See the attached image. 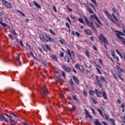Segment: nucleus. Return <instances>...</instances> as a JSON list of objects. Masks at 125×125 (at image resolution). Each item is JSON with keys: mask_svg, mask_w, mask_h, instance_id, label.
<instances>
[{"mask_svg": "<svg viewBox=\"0 0 125 125\" xmlns=\"http://www.w3.org/2000/svg\"><path fill=\"white\" fill-rule=\"evenodd\" d=\"M84 18L85 19V23L87 26H88V27H89V28H91L94 33L97 34V30H96V28H95L94 24H93V22H92V20H96L98 24H100V25H101V26H102L103 24H102L101 22H100V21H99L98 18H97V16H96V15H92L90 16L89 19L90 20V21H88L85 16H84Z\"/></svg>", "mask_w": 125, "mask_h": 125, "instance_id": "f257e3e1", "label": "nucleus"}, {"mask_svg": "<svg viewBox=\"0 0 125 125\" xmlns=\"http://www.w3.org/2000/svg\"><path fill=\"white\" fill-rule=\"evenodd\" d=\"M45 37H46V39L44 38V37L43 36V35L41 34L40 35V39L42 41V42H54L55 40L54 39L51 38L50 36V35L48 33H44Z\"/></svg>", "mask_w": 125, "mask_h": 125, "instance_id": "f03ea898", "label": "nucleus"}, {"mask_svg": "<svg viewBox=\"0 0 125 125\" xmlns=\"http://www.w3.org/2000/svg\"><path fill=\"white\" fill-rule=\"evenodd\" d=\"M99 40L100 41H101V42H104V43L105 44H108V40H107V39L104 36V35L102 34H100L99 36Z\"/></svg>", "mask_w": 125, "mask_h": 125, "instance_id": "7ed1b4c3", "label": "nucleus"}, {"mask_svg": "<svg viewBox=\"0 0 125 125\" xmlns=\"http://www.w3.org/2000/svg\"><path fill=\"white\" fill-rule=\"evenodd\" d=\"M1 0L3 5H4L6 8H12V4H11L10 3L7 2V1L5 0Z\"/></svg>", "mask_w": 125, "mask_h": 125, "instance_id": "20e7f679", "label": "nucleus"}, {"mask_svg": "<svg viewBox=\"0 0 125 125\" xmlns=\"http://www.w3.org/2000/svg\"><path fill=\"white\" fill-rule=\"evenodd\" d=\"M115 33H117L116 36H117V38H123L122 37H121L120 36H123V37L125 36V34L124 33L122 32L121 31L116 30L115 31Z\"/></svg>", "mask_w": 125, "mask_h": 125, "instance_id": "39448f33", "label": "nucleus"}, {"mask_svg": "<svg viewBox=\"0 0 125 125\" xmlns=\"http://www.w3.org/2000/svg\"><path fill=\"white\" fill-rule=\"evenodd\" d=\"M42 48L43 50H44V51H48V50H51V48H50L49 45L47 44H45V45H44L42 46Z\"/></svg>", "mask_w": 125, "mask_h": 125, "instance_id": "423d86ee", "label": "nucleus"}, {"mask_svg": "<svg viewBox=\"0 0 125 125\" xmlns=\"http://www.w3.org/2000/svg\"><path fill=\"white\" fill-rule=\"evenodd\" d=\"M62 69L65 70L66 72H71L72 71V69L71 68H69L68 66H67L66 65L63 64L62 66Z\"/></svg>", "mask_w": 125, "mask_h": 125, "instance_id": "0eeeda50", "label": "nucleus"}, {"mask_svg": "<svg viewBox=\"0 0 125 125\" xmlns=\"http://www.w3.org/2000/svg\"><path fill=\"white\" fill-rule=\"evenodd\" d=\"M16 66H17V67L21 65V62H20V57L19 56L16 58Z\"/></svg>", "mask_w": 125, "mask_h": 125, "instance_id": "6e6552de", "label": "nucleus"}, {"mask_svg": "<svg viewBox=\"0 0 125 125\" xmlns=\"http://www.w3.org/2000/svg\"><path fill=\"white\" fill-rule=\"evenodd\" d=\"M42 91L43 95H44V96H47V89L46 88H45L44 87H42Z\"/></svg>", "mask_w": 125, "mask_h": 125, "instance_id": "1a4fd4ad", "label": "nucleus"}, {"mask_svg": "<svg viewBox=\"0 0 125 125\" xmlns=\"http://www.w3.org/2000/svg\"><path fill=\"white\" fill-rule=\"evenodd\" d=\"M67 54L70 57L71 59L72 60H73V58H72V55L71 54H74V51H70V49H67Z\"/></svg>", "mask_w": 125, "mask_h": 125, "instance_id": "9d476101", "label": "nucleus"}, {"mask_svg": "<svg viewBox=\"0 0 125 125\" xmlns=\"http://www.w3.org/2000/svg\"><path fill=\"white\" fill-rule=\"evenodd\" d=\"M84 31L88 36L91 35V30H90V29H84Z\"/></svg>", "mask_w": 125, "mask_h": 125, "instance_id": "9b49d317", "label": "nucleus"}, {"mask_svg": "<svg viewBox=\"0 0 125 125\" xmlns=\"http://www.w3.org/2000/svg\"><path fill=\"white\" fill-rule=\"evenodd\" d=\"M95 92L97 94V97H102V96H101V93L100 92V91H98V90H97V89H95Z\"/></svg>", "mask_w": 125, "mask_h": 125, "instance_id": "f8f14e48", "label": "nucleus"}, {"mask_svg": "<svg viewBox=\"0 0 125 125\" xmlns=\"http://www.w3.org/2000/svg\"><path fill=\"white\" fill-rule=\"evenodd\" d=\"M116 68H117V69L118 71V73L119 74L123 73V69H122V68H121V67L119 66V65H117Z\"/></svg>", "mask_w": 125, "mask_h": 125, "instance_id": "ddd939ff", "label": "nucleus"}, {"mask_svg": "<svg viewBox=\"0 0 125 125\" xmlns=\"http://www.w3.org/2000/svg\"><path fill=\"white\" fill-rule=\"evenodd\" d=\"M73 79L76 83H79V80L77 79V76L73 75Z\"/></svg>", "mask_w": 125, "mask_h": 125, "instance_id": "4468645a", "label": "nucleus"}, {"mask_svg": "<svg viewBox=\"0 0 125 125\" xmlns=\"http://www.w3.org/2000/svg\"><path fill=\"white\" fill-rule=\"evenodd\" d=\"M17 12H18V13H19L20 14H21V16H22L23 17H26V15H25L24 13L21 12V11L19 10H17Z\"/></svg>", "mask_w": 125, "mask_h": 125, "instance_id": "2eb2a0df", "label": "nucleus"}, {"mask_svg": "<svg viewBox=\"0 0 125 125\" xmlns=\"http://www.w3.org/2000/svg\"><path fill=\"white\" fill-rule=\"evenodd\" d=\"M94 123L95 125H102V124L100 123V122H99V121H98V120L97 119H95Z\"/></svg>", "mask_w": 125, "mask_h": 125, "instance_id": "dca6fc26", "label": "nucleus"}, {"mask_svg": "<svg viewBox=\"0 0 125 125\" xmlns=\"http://www.w3.org/2000/svg\"><path fill=\"white\" fill-rule=\"evenodd\" d=\"M33 3H34V4H35V6H36V7L38 9L41 8V5H40V4H39L38 3H37L36 1H34L33 2Z\"/></svg>", "mask_w": 125, "mask_h": 125, "instance_id": "f3484780", "label": "nucleus"}, {"mask_svg": "<svg viewBox=\"0 0 125 125\" xmlns=\"http://www.w3.org/2000/svg\"><path fill=\"white\" fill-rule=\"evenodd\" d=\"M118 39H119V40H121L125 46V38H124L123 37H118Z\"/></svg>", "mask_w": 125, "mask_h": 125, "instance_id": "a211bd4d", "label": "nucleus"}, {"mask_svg": "<svg viewBox=\"0 0 125 125\" xmlns=\"http://www.w3.org/2000/svg\"><path fill=\"white\" fill-rule=\"evenodd\" d=\"M52 59H54L55 61H58V59H57V57H56V55H52Z\"/></svg>", "mask_w": 125, "mask_h": 125, "instance_id": "6ab92c4d", "label": "nucleus"}, {"mask_svg": "<svg viewBox=\"0 0 125 125\" xmlns=\"http://www.w3.org/2000/svg\"><path fill=\"white\" fill-rule=\"evenodd\" d=\"M79 69L81 72H83L84 71V69H83V67L81 64L79 65Z\"/></svg>", "mask_w": 125, "mask_h": 125, "instance_id": "aec40b11", "label": "nucleus"}, {"mask_svg": "<svg viewBox=\"0 0 125 125\" xmlns=\"http://www.w3.org/2000/svg\"><path fill=\"white\" fill-rule=\"evenodd\" d=\"M72 34L74 36H77V37H79V33L78 32H75V31H72Z\"/></svg>", "mask_w": 125, "mask_h": 125, "instance_id": "412c9836", "label": "nucleus"}, {"mask_svg": "<svg viewBox=\"0 0 125 125\" xmlns=\"http://www.w3.org/2000/svg\"><path fill=\"white\" fill-rule=\"evenodd\" d=\"M59 42L61 43L62 44H65L66 43V42L64 40L61 39L59 40Z\"/></svg>", "mask_w": 125, "mask_h": 125, "instance_id": "4be33fe9", "label": "nucleus"}, {"mask_svg": "<svg viewBox=\"0 0 125 125\" xmlns=\"http://www.w3.org/2000/svg\"><path fill=\"white\" fill-rule=\"evenodd\" d=\"M55 80L56 83H59V82L60 81V77H59L58 76H56L55 77Z\"/></svg>", "mask_w": 125, "mask_h": 125, "instance_id": "5701e85b", "label": "nucleus"}, {"mask_svg": "<svg viewBox=\"0 0 125 125\" xmlns=\"http://www.w3.org/2000/svg\"><path fill=\"white\" fill-rule=\"evenodd\" d=\"M102 93L104 99H106L107 98V96H106V92L105 91H103L102 92Z\"/></svg>", "mask_w": 125, "mask_h": 125, "instance_id": "b1692460", "label": "nucleus"}, {"mask_svg": "<svg viewBox=\"0 0 125 125\" xmlns=\"http://www.w3.org/2000/svg\"><path fill=\"white\" fill-rule=\"evenodd\" d=\"M64 61L65 62H67V63H69L70 62V58L66 57L64 58Z\"/></svg>", "mask_w": 125, "mask_h": 125, "instance_id": "393cba45", "label": "nucleus"}, {"mask_svg": "<svg viewBox=\"0 0 125 125\" xmlns=\"http://www.w3.org/2000/svg\"><path fill=\"white\" fill-rule=\"evenodd\" d=\"M87 9L89 13H90V14H93L94 12H93V11H92V9H91V8L88 7Z\"/></svg>", "mask_w": 125, "mask_h": 125, "instance_id": "a878e982", "label": "nucleus"}, {"mask_svg": "<svg viewBox=\"0 0 125 125\" xmlns=\"http://www.w3.org/2000/svg\"><path fill=\"white\" fill-rule=\"evenodd\" d=\"M72 98L74 100H75V101H77V102H79V100H78V98H77L76 95H73L72 96Z\"/></svg>", "mask_w": 125, "mask_h": 125, "instance_id": "bb28decb", "label": "nucleus"}, {"mask_svg": "<svg viewBox=\"0 0 125 125\" xmlns=\"http://www.w3.org/2000/svg\"><path fill=\"white\" fill-rule=\"evenodd\" d=\"M108 18H109L110 19V20L111 21V22H113V23H115V21H114V19H113V17H112L111 15L108 17Z\"/></svg>", "mask_w": 125, "mask_h": 125, "instance_id": "cd10ccee", "label": "nucleus"}, {"mask_svg": "<svg viewBox=\"0 0 125 125\" xmlns=\"http://www.w3.org/2000/svg\"><path fill=\"white\" fill-rule=\"evenodd\" d=\"M70 84L71 85V87H74V82H73L72 79L70 80Z\"/></svg>", "mask_w": 125, "mask_h": 125, "instance_id": "c85d7f7f", "label": "nucleus"}, {"mask_svg": "<svg viewBox=\"0 0 125 125\" xmlns=\"http://www.w3.org/2000/svg\"><path fill=\"white\" fill-rule=\"evenodd\" d=\"M111 53L113 58H116V56L115 55V51L114 50H111Z\"/></svg>", "mask_w": 125, "mask_h": 125, "instance_id": "c756f323", "label": "nucleus"}, {"mask_svg": "<svg viewBox=\"0 0 125 125\" xmlns=\"http://www.w3.org/2000/svg\"><path fill=\"white\" fill-rule=\"evenodd\" d=\"M104 118H105V119H106V120H107V121H109V116L105 113H104Z\"/></svg>", "mask_w": 125, "mask_h": 125, "instance_id": "7c9ffc66", "label": "nucleus"}, {"mask_svg": "<svg viewBox=\"0 0 125 125\" xmlns=\"http://www.w3.org/2000/svg\"><path fill=\"white\" fill-rule=\"evenodd\" d=\"M98 112L100 113V115L101 116H102V117H103L104 118V114H103V113H102V111H101V109H99L98 110Z\"/></svg>", "mask_w": 125, "mask_h": 125, "instance_id": "2f4dec72", "label": "nucleus"}, {"mask_svg": "<svg viewBox=\"0 0 125 125\" xmlns=\"http://www.w3.org/2000/svg\"><path fill=\"white\" fill-rule=\"evenodd\" d=\"M49 32L51 33L52 35H53L54 36H55L56 34H55V32H54L51 29H49Z\"/></svg>", "mask_w": 125, "mask_h": 125, "instance_id": "473e14b6", "label": "nucleus"}, {"mask_svg": "<svg viewBox=\"0 0 125 125\" xmlns=\"http://www.w3.org/2000/svg\"><path fill=\"white\" fill-rule=\"evenodd\" d=\"M61 73H62V77L64 79H66V74H65V72H64V71H62Z\"/></svg>", "mask_w": 125, "mask_h": 125, "instance_id": "72a5a7b5", "label": "nucleus"}, {"mask_svg": "<svg viewBox=\"0 0 125 125\" xmlns=\"http://www.w3.org/2000/svg\"><path fill=\"white\" fill-rule=\"evenodd\" d=\"M30 55H31V56L33 57V58H34V59H35V60H37V58H36L35 57V56L34 55V54L33 53V52H30Z\"/></svg>", "mask_w": 125, "mask_h": 125, "instance_id": "f704fd0d", "label": "nucleus"}, {"mask_svg": "<svg viewBox=\"0 0 125 125\" xmlns=\"http://www.w3.org/2000/svg\"><path fill=\"white\" fill-rule=\"evenodd\" d=\"M89 94H90V95H94V91H92V90H90V91H89Z\"/></svg>", "mask_w": 125, "mask_h": 125, "instance_id": "c9c22d12", "label": "nucleus"}, {"mask_svg": "<svg viewBox=\"0 0 125 125\" xmlns=\"http://www.w3.org/2000/svg\"><path fill=\"white\" fill-rule=\"evenodd\" d=\"M97 83L99 87L100 88L102 87V84L101 83H100V81L98 82Z\"/></svg>", "mask_w": 125, "mask_h": 125, "instance_id": "e433bc0d", "label": "nucleus"}, {"mask_svg": "<svg viewBox=\"0 0 125 125\" xmlns=\"http://www.w3.org/2000/svg\"><path fill=\"white\" fill-rule=\"evenodd\" d=\"M111 122H112V125H116L115 123V120L113 119H110Z\"/></svg>", "mask_w": 125, "mask_h": 125, "instance_id": "4c0bfd02", "label": "nucleus"}, {"mask_svg": "<svg viewBox=\"0 0 125 125\" xmlns=\"http://www.w3.org/2000/svg\"><path fill=\"white\" fill-rule=\"evenodd\" d=\"M100 80H101V81H102V82H105V78H104V77H103V76H101V77H100Z\"/></svg>", "mask_w": 125, "mask_h": 125, "instance_id": "58836bf2", "label": "nucleus"}, {"mask_svg": "<svg viewBox=\"0 0 125 125\" xmlns=\"http://www.w3.org/2000/svg\"><path fill=\"white\" fill-rule=\"evenodd\" d=\"M112 17H113L115 21H118V19H117V17H116V15H115V14H112Z\"/></svg>", "mask_w": 125, "mask_h": 125, "instance_id": "ea45409f", "label": "nucleus"}, {"mask_svg": "<svg viewBox=\"0 0 125 125\" xmlns=\"http://www.w3.org/2000/svg\"><path fill=\"white\" fill-rule=\"evenodd\" d=\"M83 95H84V96H87V92H86V91H85V90H83Z\"/></svg>", "mask_w": 125, "mask_h": 125, "instance_id": "a19ab883", "label": "nucleus"}, {"mask_svg": "<svg viewBox=\"0 0 125 125\" xmlns=\"http://www.w3.org/2000/svg\"><path fill=\"white\" fill-rule=\"evenodd\" d=\"M112 11L115 14H116V13H117V12H118L117 11V9H116V8H115L114 7L112 8Z\"/></svg>", "mask_w": 125, "mask_h": 125, "instance_id": "79ce46f5", "label": "nucleus"}, {"mask_svg": "<svg viewBox=\"0 0 125 125\" xmlns=\"http://www.w3.org/2000/svg\"><path fill=\"white\" fill-rule=\"evenodd\" d=\"M65 26L66 27H67V28H68V29H70V24L68 22L65 23Z\"/></svg>", "mask_w": 125, "mask_h": 125, "instance_id": "37998d69", "label": "nucleus"}, {"mask_svg": "<svg viewBox=\"0 0 125 125\" xmlns=\"http://www.w3.org/2000/svg\"><path fill=\"white\" fill-rule=\"evenodd\" d=\"M85 54L88 57H89V53L88 52V51L87 50H85Z\"/></svg>", "mask_w": 125, "mask_h": 125, "instance_id": "c03bdc74", "label": "nucleus"}, {"mask_svg": "<svg viewBox=\"0 0 125 125\" xmlns=\"http://www.w3.org/2000/svg\"><path fill=\"white\" fill-rule=\"evenodd\" d=\"M5 115L6 116V117H7V118H9L10 121H12V119H12V118L11 117H10L9 115H8V114L5 113Z\"/></svg>", "mask_w": 125, "mask_h": 125, "instance_id": "a18cd8bd", "label": "nucleus"}, {"mask_svg": "<svg viewBox=\"0 0 125 125\" xmlns=\"http://www.w3.org/2000/svg\"><path fill=\"white\" fill-rule=\"evenodd\" d=\"M112 75H113V77L114 78V79H115V80H117L118 79V77H117V75L115 73H112Z\"/></svg>", "mask_w": 125, "mask_h": 125, "instance_id": "49530a36", "label": "nucleus"}, {"mask_svg": "<svg viewBox=\"0 0 125 125\" xmlns=\"http://www.w3.org/2000/svg\"><path fill=\"white\" fill-rule=\"evenodd\" d=\"M79 22H80V23H82L83 24L84 23V22H83V19H82V18H80L79 19Z\"/></svg>", "mask_w": 125, "mask_h": 125, "instance_id": "de8ad7c7", "label": "nucleus"}, {"mask_svg": "<svg viewBox=\"0 0 125 125\" xmlns=\"http://www.w3.org/2000/svg\"><path fill=\"white\" fill-rule=\"evenodd\" d=\"M91 0L94 3V4L96 5V6L97 5V3H96V1H95V0Z\"/></svg>", "mask_w": 125, "mask_h": 125, "instance_id": "09e8293b", "label": "nucleus"}, {"mask_svg": "<svg viewBox=\"0 0 125 125\" xmlns=\"http://www.w3.org/2000/svg\"><path fill=\"white\" fill-rule=\"evenodd\" d=\"M53 8L54 12L56 13L57 12V10L56 9V7H55V6H53Z\"/></svg>", "mask_w": 125, "mask_h": 125, "instance_id": "8fccbe9b", "label": "nucleus"}, {"mask_svg": "<svg viewBox=\"0 0 125 125\" xmlns=\"http://www.w3.org/2000/svg\"><path fill=\"white\" fill-rule=\"evenodd\" d=\"M8 37L9 38H10V39H11V40H13V37L12 36V35L11 34H8Z\"/></svg>", "mask_w": 125, "mask_h": 125, "instance_id": "3c124183", "label": "nucleus"}, {"mask_svg": "<svg viewBox=\"0 0 125 125\" xmlns=\"http://www.w3.org/2000/svg\"><path fill=\"white\" fill-rule=\"evenodd\" d=\"M104 13H105V14H106V16L107 17H109L110 15L109 14V13H108V11H105V12H104Z\"/></svg>", "mask_w": 125, "mask_h": 125, "instance_id": "603ef678", "label": "nucleus"}, {"mask_svg": "<svg viewBox=\"0 0 125 125\" xmlns=\"http://www.w3.org/2000/svg\"><path fill=\"white\" fill-rule=\"evenodd\" d=\"M1 25H2V26H3V27H6V26H7V24L3 23V22H1Z\"/></svg>", "mask_w": 125, "mask_h": 125, "instance_id": "864d4df0", "label": "nucleus"}, {"mask_svg": "<svg viewBox=\"0 0 125 125\" xmlns=\"http://www.w3.org/2000/svg\"><path fill=\"white\" fill-rule=\"evenodd\" d=\"M92 101H93L94 104H97V101H96L94 98H92Z\"/></svg>", "mask_w": 125, "mask_h": 125, "instance_id": "5fc2aeb1", "label": "nucleus"}, {"mask_svg": "<svg viewBox=\"0 0 125 125\" xmlns=\"http://www.w3.org/2000/svg\"><path fill=\"white\" fill-rule=\"evenodd\" d=\"M3 121H4V122H5V123H8V121L7 120V119H6V118H5L4 117V116L3 117Z\"/></svg>", "mask_w": 125, "mask_h": 125, "instance_id": "6e6d98bb", "label": "nucleus"}, {"mask_svg": "<svg viewBox=\"0 0 125 125\" xmlns=\"http://www.w3.org/2000/svg\"><path fill=\"white\" fill-rule=\"evenodd\" d=\"M60 56L61 57H64V53L63 52H61L60 54Z\"/></svg>", "mask_w": 125, "mask_h": 125, "instance_id": "4d7b16f0", "label": "nucleus"}, {"mask_svg": "<svg viewBox=\"0 0 125 125\" xmlns=\"http://www.w3.org/2000/svg\"><path fill=\"white\" fill-rule=\"evenodd\" d=\"M12 33H13V34L14 35H15V36H16V35H17V33H16V31H15V30H13L12 32Z\"/></svg>", "mask_w": 125, "mask_h": 125, "instance_id": "13d9d810", "label": "nucleus"}, {"mask_svg": "<svg viewBox=\"0 0 125 125\" xmlns=\"http://www.w3.org/2000/svg\"><path fill=\"white\" fill-rule=\"evenodd\" d=\"M96 69H97L99 74H100V75H101L102 73H101V71H100V70L99 69V68H98V67H96Z\"/></svg>", "mask_w": 125, "mask_h": 125, "instance_id": "bf43d9fd", "label": "nucleus"}, {"mask_svg": "<svg viewBox=\"0 0 125 125\" xmlns=\"http://www.w3.org/2000/svg\"><path fill=\"white\" fill-rule=\"evenodd\" d=\"M87 115V117L88 118H89V119H92V116L90 115V114H88Z\"/></svg>", "mask_w": 125, "mask_h": 125, "instance_id": "052dcab7", "label": "nucleus"}, {"mask_svg": "<svg viewBox=\"0 0 125 125\" xmlns=\"http://www.w3.org/2000/svg\"><path fill=\"white\" fill-rule=\"evenodd\" d=\"M115 51H116V52H117V53H118V54L119 55V56L122 54V53H121V52H120L119 51V50H118V49H116Z\"/></svg>", "mask_w": 125, "mask_h": 125, "instance_id": "680f3d73", "label": "nucleus"}, {"mask_svg": "<svg viewBox=\"0 0 125 125\" xmlns=\"http://www.w3.org/2000/svg\"><path fill=\"white\" fill-rule=\"evenodd\" d=\"M93 49H94L96 51H97V48H96V46L95 45L93 46Z\"/></svg>", "mask_w": 125, "mask_h": 125, "instance_id": "e2e57ef3", "label": "nucleus"}, {"mask_svg": "<svg viewBox=\"0 0 125 125\" xmlns=\"http://www.w3.org/2000/svg\"><path fill=\"white\" fill-rule=\"evenodd\" d=\"M12 115H13L15 118H18V117H17V115L14 114V112H12Z\"/></svg>", "mask_w": 125, "mask_h": 125, "instance_id": "0e129e2a", "label": "nucleus"}, {"mask_svg": "<svg viewBox=\"0 0 125 125\" xmlns=\"http://www.w3.org/2000/svg\"><path fill=\"white\" fill-rule=\"evenodd\" d=\"M25 22L26 23H29V22H30L29 19H25Z\"/></svg>", "mask_w": 125, "mask_h": 125, "instance_id": "69168bd1", "label": "nucleus"}, {"mask_svg": "<svg viewBox=\"0 0 125 125\" xmlns=\"http://www.w3.org/2000/svg\"><path fill=\"white\" fill-rule=\"evenodd\" d=\"M72 109H73V110H76V106H75V105L72 104Z\"/></svg>", "mask_w": 125, "mask_h": 125, "instance_id": "338daca9", "label": "nucleus"}, {"mask_svg": "<svg viewBox=\"0 0 125 125\" xmlns=\"http://www.w3.org/2000/svg\"><path fill=\"white\" fill-rule=\"evenodd\" d=\"M20 44H21V46H24V45H23V43H22V41H21V40L20 41Z\"/></svg>", "mask_w": 125, "mask_h": 125, "instance_id": "774afa93", "label": "nucleus"}]
</instances>
